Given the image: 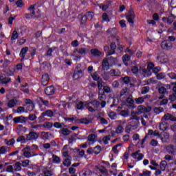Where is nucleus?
Instances as JSON below:
<instances>
[{
    "label": "nucleus",
    "instance_id": "nucleus-1",
    "mask_svg": "<svg viewBox=\"0 0 176 176\" xmlns=\"http://www.w3.org/2000/svg\"><path fill=\"white\" fill-rule=\"evenodd\" d=\"M131 71L134 75H137L138 74H141L143 76H149L148 74V71L146 69H144L142 67L138 68L137 66H133L131 67Z\"/></svg>",
    "mask_w": 176,
    "mask_h": 176
},
{
    "label": "nucleus",
    "instance_id": "nucleus-2",
    "mask_svg": "<svg viewBox=\"0 0 176 176\" xmlns=\"http://www.w3.org/2000/svg\"><path fill=\"white\" fill-rule=\"evenodd\" d=\"M137 111L138 115H142V113H148V112H151L152 108L151 107H146L144 105H139L137 108Z\"/></svg>",
    "mask_w": 176,
    "mask_h": 176
},
{
    "label": "nucleus",
    "instance_id": "nucleus-3",
    "mask_svg": "<svg viewBox=\"0 0 176 176\" xmlns=\"http://www.w3.org/2000/svg\"><path fill=\"white\" fill-rule=\"evenodd\" d=\"M151 98V95H145V96H140L138 98H135L134 99V102H135V104H136V105H141L142 104H144V102H145V100L146 99H149Z\"/></svg>",
    "mask_w": 176,
    "mask_h": 176
},
{
    "label": "nucleus",
    "instance_id": "nucleus-4",
    "mask_svg": "<svg viewBox=\"0 0 176 176\" xmlns=\"http://www.w3.org/2000/svg\"><path fill=\"white\" fill-rule=\"evenodd\" d=\"M161 47L163 50H171L173 49V43L164 40L161 43Z\"/></svg>",
    "mask_w": 176,
    "mask_h": 176
},
{
    "label": "nucleus",
    "instance_id": "nucleus-5",
    "mask_svg": "<svg viewBox=\"0 0 176 176\" xmlns=\"http://www.w3.org/2000/svg\"><path fill=\"white\" fill-rule=\"evenodd\" d=\"M28 10H30V13L25 14V18L35 19V17H36L35 16V6L34 5L30 6V7L28 8Z\"/></svg>",
    "mask_w": 176,
    "mask_h": 176
},
{
    "label": "nucleus",
    "instance_id": "nucleus-6",
    "mask_svg": "<svg viewBox=\"0 0 176 176\" xmlns=\"http://www.w3.org/2000/svg\"><path fill=\"white\" fill-rule=\"evenodd\" d=\"M126 19L130 24L133 25L134 24V19H135V14L133 10H129L126 14Z\"/></svg>",
    "mask_w": 176,
    "mask_h": 176
},
{
    "label": "nucleus",
    "instance_id": "nucleus-7",
    "mask_svg": "<svg viewBox=\"0 0 176 176\" xmlns=\"http://www.w3.org/2000/svg\"><path fill=\"white\" fill-rule=\"evenodd\" d=\"M13 122L15 124L18 123H27L28 122V117H24L23 116H19V117H15L13 118Z\"/></svg>",
    "mask_w": 176,
    "mask_h": 176
},
{
    "label": "nucleus",
    "instance_id": "nucleus-8",
    "mask_svg": "<svg viewBox=\"0 0 176 176\" xmlns=\"http://www.w3.org/2000/svg\"><path fill=\"white\" fill-rule=\"evenodd\" d=\"M39 135L36 132L31 131L29 134L26 135L27 141H34V140H38Z\"/></svg>",
    "mask_w": 176,
    "mask_h": 176
},
{
    "label": "nucleus",
    "instance_id": "nucleus-9",
    "mask_svg": "<svg viewBox=\"0 0 176 176\" xmlns=\"http://www.w3.org/2000/svg\"><path fill=\"white\" fill-rule=\"evenodd\" d=\"M131 156L136 162H140L144 159V154L141 153V151L138 150L131 154Z\"/></svg>",
    "mask_w": 176,
    "mask_h": 176
},
{
    "label": "nucleus",
    "instance_id": "nucleus-10",
    "mask_svg": "<svg viewBox=\"0 0 176 176\" xmlns=\"http://www.w3.org/2000/svg\"><path fill=\"white\" fill-rule=\"evenodd\" d=\"M117 122L119 124L116 129V133L117 134H122V133H123V131H124V126H123L124 125V123H126V122H124L123 121H117Z\"/></svg>",
    "mask_w": 176,
    "mask_h": 176
},
{
    "label": "nucleus",
    "instance_id": "nucleus-11",
    "mask_svg": "<svg viewBox=\"0 0 176 176\" xmlns=\"http://www.w3.org/2000/svg\"><path fill=\"white\" fill-rule=\"evenodd\" d=\"M29 147H26L24 148L22 150V152L23 153V156H25V157H27V159H30V157H33V156H38V154L34 153V154H32L31 152H30L29 150Z\"/></svg>",
    "mask_w": 176,
    "mask_h": 176
},
{
    "label": "nucleus",
    "instance_id": "nucleus-12",
    "mask_svg": "<svg viewBox=\"0 0 176 176\" xmlns=\"http://www.w3.org/2000/svg\"><path fill=\"white\" fill-rule=\"evenodd\" d=\"M45 93L47 96H53L56 93V88L53 85L47 87L45 89Z\"/></svg>",
    "mask_w": 176,
    "mask_h": 176
},
{
    "label": "nucleus",
    "instance_id": "nucleus-13",
    "mask_svg": "<svg viewBox=\"0 0 176 176\" xmlns=\"http://www.w3.org/2000/svg\"><path fill=\"white\" fill-rule=\"evenodd\" d=\"M54 115V113L52 110H47L41 113V115L38 117L39 120H42L43 118L47 116V118H52Z\"/></svg>",
    "mask_w": 176,
    "mask_h": 176
},
{
    "label": "nucleus",
    "instance_id": "nucleus-14",
    "mask_svg": "<svg viewBox=\"0 0 176 176\" xmlns=\"http://www.w3.org/2000/svg\"><path fill=\"white\" fill-rule=\"evenodd\" d=\"M166 149L170 155H176V146L169 144L166 146Z\"/></svg>",
    "mask_w": 176,
    "mask_h": 176
},
{
    "label": "nucleus",
    "instance_id": "nucleus-15",
    "mask_svg": "<svg viewBox=\"0 0 176 176\" xmlns=\"http://www.w3.org/2000/svg\"><path fill=\"white\" fill-rule=\"evenodd\" d=\"M83 76V71L81 69H78L77 68V69H76L74 71V75H73V78L74 79H79L80 78H82Z\"/></svg>",
    "mask_w": 176,
    "mask_h": 176
},
{
    "label": "nucleus",
    "instance_id": "nucleus-16",
    "mask_svg": "<svg viewBox=\"0 0 176 176\" xmlns=\"http://www.w3.org/2000/svg\"><path fill=\"white\" fill-rule=\"evenodd\" d=\"M50 79V78H49V74L43 75L41 78V85L43 86H47V85H49Z\"/></svg>",
    "mask_w": 176,
    "mask_h": 176
},
{
    "label": "nucleus",
    "instance_id": "nucleus-17",
    "mask_svg": "<svg viewBox=\"0 0 176 176\" xmlns=\"http://www.w3.org/2000/svg\"><path fill=\"white\" fill-rule=\"evenodd\" d=\"M130 96V89L129 88H124L120 91V97H124V98Z\"/></svg>",
    "mask_w": 176,
    "mask_h": 176
},
{
    "label": "nucleus",
    "instance_id": "nucleus-18",
    "mask_svg": "<svg viewBox=\"0 0 176 176\" xmlns=\"http://www.w3.org/2000/svg\"><path fill=\"white\" fill-rule=\"evenodd\" d=\"M125 100L126 102H128V104H130L129 108H132V109H134V105L133 104H135V102L134 99H133V96L130 94L126 98H125Z\"/></svg>",
    "mask_w": 176,
    "mask_h": 176
},
{
    "label": "nucleus",
    "instance_id": "nucleus-19",
    "mask_svg": "<svg viewBox=\"0 0 176 176\" xmlns=\"http://www.w3.org/2000/svg\"><path fill=\"white\" fill-rule=\"evenodd\" d=\"M160 137L162 142H167L170 139V135L168 133L164 131L161 133Z\"/></svg>",
    "mask_w": 176,
    "mask_h": 176
},
{
    "label": "nucleus",
    "instance_id": "nucleus-20",
    "mask_svg": "<svg viewBox=\"0 0 176 176\" xmlns=\"http://www.w3.org/2000/svg\"><path fill=\"white\" fill-rule=\"evenodd\" d=\"M91 54L94 57H100V56H102V52L98 50V49L94 48L91 50Z\"/></svg>",
    "mask_w": 176,
    "mask_h": 176
},
{
    "label": "nucleus",
    "instance_id": "nucleus-21",
    "mask_svg": "<svg viewBox=\"0 0 176 176\" xmlns=\"http://www.w3.org/2000/svg\"><path fill=\"white\" fill-rule=\"evenodd\" d=\"M107 32L109 36H113V38H116L118 34V30H116V28H113L109 29Z\"/></svg>",
    "mask_w": 176,
    "mask_h": 176
},
{
    "label": "nucleus",
    "instance_id": "nucleus-22",
    "mask_svg": "<svg viewBox=\"0 0 176 176\" xmlns=\"http://www.w3.org/2000/svg\"><path fill=\"white\" fill-rule=\"evenodd\" d=\"M115 49H116V44L115 43H111L110 45V50L107 52V56H112V54H115Z\"/></svg>",
    "mask_w": 176,
    "mask_h": 176
},
{
    "label": "nucleus",
    "instance_id": "nucleus-23",
    "mask_svg": "<svg viewBox=\"0 0 176 176\" xmlns=\"http://www.w3.org/2000/svg\"><path fill=\"white\" fill-rule=\"evenodd\" d=\"M102 68L103 71H108L109 69V62L107 58H104L102 63Z\"/></svg>",
    "mask_w": 176,
    "mask_h": 176
},
{
    "label": "nucleus",
    "instance_id": "nucleus-24",
    "mask_svg": "<svg viewBox=\"0 0 176 176\" xmlns=\"http://www.w3.org/2000/svg\"><path fill=\"white\" fill-rule=\"evenodd\" d=\"M28 52V47H23L21 50L19 56L21 58V61H23V60H24V58H25V54H27Z\"/></svg>",
    "mask_w": 176,
    "mask_h": 176
},
{
    "label": "nucleus",
    "instance_id": "nucleus-25",
    "mask_svg": "<svg viewBox=\"0 0 176 176\" xmlns=\"http://www.w3.org/2000/svg\"><path fill=\"white\" fill-rule=\"evenodd\" d=\"M159 129L161 131H166L167 129H168V124L166 121H163L162 122L160 123Z\"/></svg>",
    "mask_w": 176,
    "mask_h": 176
},
{
    "label": "nucleus",
    "instance_id": "nucleus-26",
    "mask_svg": "<svg viewBox=\"0 0 176 176\" xmlns=\"http://www.w3.org/2000/svg\"><path fill=\"white\" fill-rule=\"evenodd\" d=\"M138 120H129V125L132 126V130H135L138 127Z\"/></svg>",
    "mask_w": 176,
    "mask_h": 176
},
{
    "label": "nucleus",
    "instance_id": "nucleus-27",
    "mask_svg": "<svg viewBox=\"0 0 176 176\" xmlns=\"http://www.w3.org/2000/svg\"><path fill=\"white\" fill-rule=\"evenodd\" d=\"M121 74L119 69H111L109 71V75L111 76H120Z\"/></svg>",
    "mask_w": 176,
    "mask_h": 176
},
{
    "label": "nucleus",
    "instance_id": "nucleus-28",
    "mask_svg": "<svg viewBox=\"0 0 176 176\" xmlns=\"http://www.w3.org/2000/svg\"><path fill=\"white\" fill-rule=\"evenodd\" d=\"M88 141L91 142L92 144L97 141V135L96 134H90L88 136Z\"/></svg>",
    "mask_w": 176,
    "mask_h": 176
},
{
    "label": "nucleus",
    "instance_id": "nucleus-29",
    "mask_svg": "<svg viewBox=\"0 0 176 176\" xmlns=\"http://www.w3.org/2000/svg\"><path fill=\"white\" fill-rule=\"evenodd\" d=\"M14 171H21V163L17 162L12 165Z\"/></svg>",
    "mask_w": 176,
    "mask_h": 176
},
{
    "label": "nucleus",
    "instance_id": "nucleus-30",
    "mask_svg": "<svg viewBox=\"0 0 176 176\" xmlns=\"http://www.w3.org/2000/svg\"><path fill=\"white\" fill-rule=\"evenodd\" d=\"M43 176H54V171L52 170H45L43 171Z\"/></svg>",
    "mask_w": 176,
    "mask_h": 176
},
{
    "label": "nucleus",
    "instance_id": "nucleus-31",
    "mask_svg": "<svg viewBox=\"0 0 176 176\" xmlns=\"http://www.w3.org/2000/svg\"><path fill=\"white\" fill-rule=\"evenodd\" d=\"M52 162L53 163H55L56 164H60L61 163V159L60 157L54 154L52 155Z\"/></svg>",
    "mask_w": 176,
    "mask_h": 176
},
{
    "label": "nucleus",
    "instance_id": "nucleus-32",
    "mask_svg": "<svg viewBox=\"0 0 176 176\" xmlns=\"http://www.w3.org/2000/svg\"><path fill=\"white\" fill-rule=\"evenodd\" d=\"M131 56L128 54H125L122 56V61L125 65H129V61H130Z\"/></svg>",
    "mask_w": 176,
    "mask_h": 176
},
{
    "label": "nucleus",
    "instance_id": "nucleus-33",
    "mask_svg": "<svg viewBox=\"0 0 176 176\" xmlns=\"http://www.w3.org/2000/svg\"><path fill=\"white\" fill-rule=\"evenodd\" d=\"M17 102H18L14 99L10 100L8 103V108H13L14 107H16V105H17Z\"/></svg>",
    "mask_w": 176,
    "mask_h": 176
},
{
    "label": "nucleus",
    "instance_id": "nucleus-34",
    "mask_svg": "<svg viewBox=\"0 0 176 176\" xmlns=\"http://www.w3.org/2000/svg\"><path fill=\"white\" fill-rule=\"evenodd\" d=\"M5 144L8 145V146H12L14 145V142H16V140H14V138L10 139V140H4Z\"/></svg>",
    "mask_w": 176,
    "mask_h": 176
},
{
    "label": "nucleus",
    "instance_id": "nucleus-35",
    "mask_svg": "<svg viewBox=\"0 0 176 176\" xmlns=\"http://www.w3.org/2000/svg\"><path fill=\"white\" fill-rule=\"evenodd\" d=\"M166 167H167V162L166 161H162L160 164V168L161 171H164L166 170Z\"/></svg>",
    "mask_w": 176,
    "mask_h": 176
},
{
    "label": "nucleus",
    "instance_id": "nucleus-36",
    "mask_svg": "<svg viewBox=\"0 0 176 176\" xmlns=\"http://www.w3.org/2000/svg\"><path fill=\"white\" fill-rule=\"evenodd\" d=\"M120 80L121 82H124L125 85H129V83H130L131 82L130 77L129 76L122 77L120 78Z\"/></svg>",
    "mask_w": 176,
    "mask_h": 176
},
{
    "label": "nucleus",
    "instance_id": "nucleus-37",
    "mask_svg": "<svg viewBox=\"0 0 176 176\" xmlns=\"http://www.w3.org/2000/svg\"><path fill=\"white\" fill-rule=\"evenodd\" d=\"M72 131L67 129V128H63L61 129V134H63V135H69V134H71Z\"/></svg>",
    "mask_w": 176,
    "mask_h": 176
},
{
    "label": "nucleus",
    "instance_id": "nucleus-38",
    "mask_svg": "<svg viewBox=\"0 0 176 176\" xmlns=\"http://www.w3.org/2000/svg\"><path fill=\"white\" fill-rule=\"evenodd\" d=\"M102 149L101 146L98 145L94 148V153H95V155H100Z\"/></svg>",
    "mask_w": 176,
    "mask_h": 176
},
{
    "label": "nucleus",
    "instance_id": "nucleus-39",
    "mask_svg": "<svg viewBox=\"0 0 176 176\" xmlns=\"http://www.w3.org/2000/svg\"><path fill=\"white\" fill-rule=\"evenodd\" d=\"M162 119H164V120H175L173 116L170 113L165 114Z\"/></svg>",
    "mask_w": 176,
    "mask_h": 176
},
{
    "label": "nucleus",
    "instance_id": "nucleus-40",
    "mask_svg": "<svg viewBox=\"0 0 176 176\" xmlns=\"http://www.w3.org/2000/svg\"><path fill=\"white\" fill-rule=\"evenodd\" d=\"M8 153V148L5 146L0 147V156L1 155H6Z\"/></svg>",
    "mask_w": 176,
    "mask_h": 176
},
{
    "label": "nucleus",
    "instance_id": "nucleus-41",
    "mask_svg": "<svg viewBox=\"0 0 176 176\" xmlns=\"http://www.w3.org/2000/svg\"><path fill=\"white\" fill-rule=\"evenodd\" d=\"M151 88L148 86L143 87L141 89L142 94H146V93H149Z\"/></svg>",
    "mask_w": 176,
    "mask_h": 176
},
{
    "label": "nucleus",
    "instance_id": "nucleus-42",
    "mask_svg": "<svg viewBox=\"0 0 176 176\" xmlns=\"http://www.w3.org/2000/svg\"><path fill=\"white\" fill-rule=\"evenodd\" d=\"M10 80H12V78H10V77H6V78H3V79H1V82L2 85H8V83H9V82H10Z\"/></svg>",
    "mask_w": 176,
    "mask_h": 176
},
{
    "label": "nucleus",
    "instance_id": "nucleus-43",
    "mask_svg": "<svg viewBox=\"0 0 176 176\" xmlns=\"http://www.w3.org/2000/svg\"><path fill=\"white\" fill-rule=\"evenodd\" d=\"M19 38V33L14 30L11 36V41H16Z\"/></svg>",
    "mask_w": 176,
    "mask_h": 176
},
{
    "label": "nucleus",
    "instance_id": "nucleus-44",
    "mask_svg": "<svg viewBox=\"0 0 176 176\" xmlns=\"http://www.w3.org/2000/svg\"><path fill=\"white\" fill-rule=\"evenodd\" d=\"M89 104H91V105L94 107V108H96V109L98 108V107H100V102L98 100H93L90 102Z\"/></svg>",
    "mask_w": 176,
    "mask_h": 176
},
{
    "label": "nucleus",
    "instance_id": "nucleus-45",
    "mask_svg": "<svg viewBox=\"0 0 176 176\" xmlns=\"http://www.w3.org/2000/svg\"><path fill=\"white\" fill-rule=\"evenodd\" d=\"M76 108H77V109H79L80 111L83 110V108H85V104H84L83 102H77Z\"/></svg>",
    "mask_w": 176,
    "mask_h": 176
},
{
    "label": "nucleus",
    "instance_id": "nucleus-46",
    "mask_svg": "<svg viewBox=\"0 0 176 176\" xmlns=\"http://www.w3.org/2000/svg\"><path fill=\"white\" fill-rule=\"evenodd\" d=\"M91 76L94 80L99 81L100 80V76L97 72H94V74H91Z\"/></svg>",
    "mask_w": 176,
    "mask_h": 176
},
{
    "label": "nucleus",
    "instance_id": "nucleus-47",
    "mask_svg": "<svg viewBox=\"0 0 176 176\" xmlns=\"http://www.w3.org/2000/svg\"><path fill=\"white\" fill-rule=\"evenodd\" d=\"M43 127H45V129H52L53 127V123L46 122L43 124H42Z\"/></svg>",
    "mask_w": 176,
    "mask_h": 176
},
{
    "label": "nucleus",
    "instance_id": "nucleus-48",
    "mask_svg": "<svg viewBox=\"0 0 176 176\" xmlns=\"http://www.w3.org/2000/svg\"><path fill=\"white\" fill-rule=\"evenodd\" d=\"M85 16H87V20H92L93 17H94V12H87L85 14Z\"/></svg>",
    "mask_w": 176,
    "mask_h": 176
},
{
    "label": "nucleus",
    "instance_id": "nucleus-49",
    "mask_svg": "<svg viewBox=\"0 0 176 176\" xmlns=\"http://www.w3.org/2000/svg\"><path fill=\"white\" fill-rule=\"evenodd\" d=\"M102 141H103L104 145H108V144H109L108 141H111V135L104 136L102 139Z\"/></svg>",
    "mask_w": 176,
    "mask_h": 176
},
{
    "label": "nucleus",
    "instance_id": "nucleus-50",
    "mask_svg": "<svg viewBox=\"0 0 176 176\" xmlns=\"http://www.w3.org/2000/svg\"><path fill=\"white\" fill-rule=\"evenodd\" d=\"M77 123H82L84 124H89L90 123V120H88L87 118H82L81 120L78 119V122Z\"/></svg>",
    "mask_w": 176,
    "mask_h": 176
},
{
    "label": "nucleus",
    "instance_id": "nucleus-51",
    "mask_svg": "<svg viewBox=\"0 0 176 176\" xmlns=\"http://www.w3.org/2000/svg\"><path fill=\"white\" fill-rule=\"evenodd\" d=\"M168 100L172 102H174V101H176V93H173L169 95Z\"/></svg>",
    "mask_w": 176,
    "mask_h": 176
},
{
    "label": "nucleus",
    "instance_id": "nucleus-52",
    "mask_svg": "<svg viewBox=\"0 0 176 176\" xmlns=\"http://www.w3.org/2000/svg\"><path fill=\"white\" fill-rule=\"evenodd\" d=\"M152 172L149 170H143L142 173H140V176H151Z\"/></svg>",
    "mask_w": 176,
    "mask_h": 176
},
{
    "label": "nucleus",
    "instance_id": "nucleus-53",
    "mask_svg": "<svg viewBox=\"0 0 176 176\" xmlns=\"http://www.w3.org/2000/svg\"><path fill=\"white\" fill-rule=\"evenodd\" d=\"M108 116L111 120H115V119H116V113L113 111L109 113Z\"/></svg>",
    "mask_w": 176,
    "mask_h": 176
},
{
    "label": "nucleus",
    "instance_id": "nucleus-54",
    "mask_svg": "<svg viewBox=\"0 0 176 176\" xmlns=\"http://www.w3.org/2000/svg\"><path fill=\"white\" fill-rule=\"evenodd\" d=\"M158 91L160 94H166L167 93V89L164 87H161L159 88Z\"/></svg>",
    "mask_w": 176,
    "mask_h": 176
},
{
    "label": "nucleus",
    "instance_id": "nucleus-55",
    "mask_svg": "<svg viewBox=\"0 0 176 176\" xmlns=\"http://www.w3.org/2000/svg\"><path fill=\"white\" fill-rule=\"evenodd\" d=\"M25 112V108L24 107H19L16 109V113H23Z\"/></svg>",
    "mask_w": 176,
    "mask_h": 176
},
{
    "label": "nucleus",
    "instance_id": "nucleus-56",
    "mask_svg": "<svg viewBox=\"0 0 176 176\" xmlns=\"http://www.w3.org/2000/svg\"><path fill=\"white\" fill-rule=\"evenodd\" d=\"M120 115L124 116V118H127L129 116V111L127 110H122L120 112Z\"/></svg>",
    "mask_w": 176,
    "mask_h": 176
},
{
    "label": "nucleus",
    "instance_id": "nucleus-57",
    "mask_svg": "<svg viewBox=\"0 0 176 176\" xmlns=\"http://www.w3.org/2000/svg\"><path fill=\"white\" fill-rule=\"evenodd\" d=\"M98 119L101 124H108V120H107L105 118L99 117Z\"/></svg>",
    "mask_w": 176,
    "mask_h": 176
},
{
    "label": "nucleus",
    "instance_id": "nucleus-58",
    "mask_svg": "<svg viewBox=\"0 0 176 176\" xmlns=\"http://www.w3.org/2000/svg\"><path fill=\"white\" fill-rule=\"evenodd\" d=\"M36 119V116L35 114H30L28 117V120H30L31 122H34Z\"/></svg>",
    "mask_w": 176,
    "mask_h": 176
},
{
    "label": "nucleus",
    "instance_id": "nucleus-59",
    "mask_svg": "<svg viewBox=\"0 0 176 176\" xmlns=\"http://www.w3.org/2000/svg\"><path fill=\"white\" fill-rule=\"evenodd\" d=\"M27 32V27L25 26H22L20 28V34L21 35H24Z\"/></svg>",
    "mask_w": 176,
    "mask_h": 176
},
{
    "label": "nucleus",
    "instance_id": "nucleus-60",
    "mask_svg": "<svg viewBox=\"0 0 176 176\" xmlns=\"http://www.w3.org/2000/svg\"><path fill=\"white\" fill-rule=\"evenodd\" d=\"M6 172L7 173H14L13 165L8 166L7 168H6Z\"/></svg>",
    "mask_w": 176,
    "mask_h": 176
},
{
    "label": "nucleus",
    "instance_id": "nucleus-61",
    "mask_svg": "<svg viewBox=\"0 0 176 176\" xmlns=\"http://www.w3.org/2000/svg\"><path fill=\"white\" fill-rule=\"evenodd\" d=\"M87 54V48H80L78 50V54Z\"/></svg>",
    "mask_w": 176,
    "mask_h": 176
},
{
    "label": "nucleus",
    "instance_id": "nucleus-62",
    "mask_svg": "<svg viewBox=\"0 0 176 176\" xmlns=\"http://www.w3.org/2000/svg\"><path fill=\"white\" fill-rule=\"evenodd\" d=\"M63 164L66 166V167H69V166H71V160L69 159H66L63 161Z\"/></svg>",
    "mask_w": 176,
    "mask_h": 176
},
{
    "label": "nucleus",
    "instance_id": "nucleus-63",
    "mask_svg": "<svg viewBox=\"0 0 176 176\" xmlns=\"http://www.w3.org/2000/svg\"><path fill=\"white\" fill-rule=\"evenodd\" d=\"M168 76L170 79H173V80H176V74L175 73H169V74H168Z\"/></svg>",
    "mask_w": 176,
    "mask_h": 176
},
{
    "label": "nucleus",
    "instance_id": "nucleus-64",
    "mask_svg": "<svg viewBox=\"0 0 176 176\" xmlns=\"http://www.w3.org/2000/svg\"><path fill=\"white\" fill-rule=\"evenodd\" d=\"M169 164L170 167H172L171 170H176V160H175L173 162H170Z\"/></svg>",
    "mask_w": 176,
    "mask_h": 176
}]
</instances>
